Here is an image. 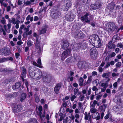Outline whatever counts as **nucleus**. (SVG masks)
Returning <instances> with one entry per match:
<instances>
[{
    "label": "nucleus",
    "mask_w": 123,
    "mask_h": 123,
    "mask_svg": "<svg viewBox=\"0 0 123 123\" xmlns=\"http://www.w3.org/2000/svg\"><path fill=\"white\" fill-rule=\"evenodd\" d=\"M118 27L116 26L115 24L113 22H110L109 25H106L105 30L108 33H112L115 32L117 30Z\"/></svg>",
    "instance_id": "nucleus-1"
},
{
    "label": "nucleus",
    "mask_w": 123,
    "mask_h": 123,
    "mask_svg": "<svg viewBox=\"0 0 123 123\" xmlns=\"http://www.w3.org/2000/svg\"><path fill=\"white\" fill-rule=\"evenodd\" d=\"M51 76L50 75L45 72L42 74V80L43 82L49 83L51 81Z\"/></svg>",
    "instance_id": "nucleus-2"
},
{
    "label": "nucleus",
    "mask_w": 123,
    "mask_h": 123,
    "mask_svg": "<svg viewBox=\"0 0 123 123\" xmlns=\"http://www.w3.org/2000/svg\"><path fill=\"white\" fill-rule=\"evenodd\" d=\"M91 58L93 60H95L97 58V51L95 47L91 49L90 51Z\"/></svg>",
    "instance_id": "nucleus-3"
},
{
    "label": "nucleus",
    "mask_w": 123,
    "mask_h": 123,
    "mask_svg": "<svg viewBox=\"0 0 123 123\" xmlns=\"http://www.w3.org/2000/svg\"><path fill=\"white\" fill-rule=\"evenodd\" d=\"M71 49L69 48L64 51L61 55L62 60H64L67 57L70 56L71 53Z\"/></svg>",
    "instance_id": "nucleus-4"
},
{
    "label": "nucleus",
    "mask_w": 123,
    "mask_h": 123,
    "mask_svg": "<svg viewBox=\"0 0 123 123\" xmlns=\"http://www.w3.org/2000/svg\"><path fill=\"white\" fill-rule=\"evenodd\" d=\"M73 36L75 38H80L84 37L83 33L80 30H76L73 34Z\"/></svg>",
    "instance_id": "nucleus-5"
},
{
    "label": "nucleus",
    "mask_w": 123,
    "mask_h": 123,
    "mask_svg": "<svg viewBox=\"0 0 123 123\" xmlns=\"http://www.w3.org/2000/svg\"><path fill=\"white\" fill-rule=\"evenodd\" d=\"M22 109V106L20 104L14 106L13 108V111L15 114L20 111Z\"/></svg>",
    "instance_id": "nucleus-6"
},
{
    "label": "nucleus",
    "mask_w": 123,
    "mask_h": 123,
    "mask_svg": "<svg viewBox=\"0 0 123 123\" xmlns=\"http://www.w3.org/2000/svg\"><path fill=\"white\" fill-rule=\"evenodd\" d=\"M99 39L97 35L93 34L92 35L90 36L89 38V42L92 45L94 43V42L98 39Z\"/></svg>",
    "instance_id": "nucleus-7"
},
{
    "label": "nucleus",
    "mask_w": 123,
    "mask_h": 123,
    "mask_svg": "<svg viewBox=\"0 0 123 123\" xmlns=\"http://www.w3.org/2000/svg\"><path fill=\"white\" fill-rule=\"evenodd\" d=\"M36 71L34 79H37V80L39 79L42 76V72L40 69H36L35 70Z\"/></svg>",
    "instance_id": "nucleus-8"
},
{
    "label": "nucleus",
    "mask_w": 123,
    "mask_h": 123,
    "mask_svg": "<svg viewBox=\"0 0 123 123\" xmlns=\"http://www.w3.org/2000/svg\"><path fill=\"white\" fill-rule=\"evenodd\" d=\"M90 14L88 13H86L84 16H82L81 18V20L83 22L89 23L90 21L88 20V16L90 15Z\"/></svg>",
    "instance_id": "nucleus-9"
},
{
    "label": "nucleus",
    "mask_w": 123,
    "mask_h": 123,
    "mask_svg": "<svg viewBox=\"0 0 123 123\" xmlns=\"http://www.w3.org/2000/svg\"><path fill=\"white\" fill-rule=\"evenodd\" d=\"M10 53V50L9 49L5 48L0 50V54L1 55H9Z\"/></svg>",
    "instance_id": "nucleus-10"
},
{
    "label": "nucleus",
    "mask_w": 123,
    "mask_h": 123,
    "mask_svg": "<svg viewBox=\"0 0 123 123\" xmlns=\"http://www.w3.org/2000/svg\"><path fill=\"white\" fill-rule=\"evenodd\" d=\"M69 45V43L66 40H65L62 43L61 48L64 49H66L68 47Z\"/></svg>",
    "instance_id": "nucleus-11"
},
{
    "label": "nucleus",
    "mask_w": 123,
    "mask_h": 123,
    "mask_svg": "<svg viewBox=\"0 0 123 123\" xmlns=\"http://www.w3.org/2000/svg\"><path fill=\"white\" fill-rule=\"evenodd\" d=\"M78 47L82 49H85L87 47V45L85 42H80L79 43Z\"/></svg>",
    "instance_id": "nucleus-12"
},
{
    "label": "nucleus",
    "mask_w": 123,
    "mask_h": 123,
    "mask_svg": "<svg viewBox=\"0 0 123 123\" xmlns=\"http://www.w3.org/2000/svg\"><path fill=\"white\" fill-rule=\"evenodd\" d=\"M36 72L35 70H34V69L33 68H31L29 71L30 76L34 79L35 75Z\"/></svg>",
    "instance_id": "nucleus-13"
},
{
    "label": "nucleus",
    "mask_w": 123,
    "mask_h": 123,
    "mask_svg": "<svg viewBox=\"0 0 123 123\" xmlns=\"http://www.w3.org/2000/svg\"><path fill=\"white\" fill-rule=\"evenodd\" d=\"M95 47L99 48L101 45V43L99 38L98 39L93 45Z\"/></svg>",
    "instance_id": "nucleus-14"
},
{
    "label": "nucleus",
    "mask_w": 123,
    "mask_h": 123,
    "mask_svg": "<svg viewBox=\"0 0 123 123\" xmlns=\"http://www.w3.org/2000/svg\"><path fill=\"white\" fill-rule=\"evenodd\" d=\"M61 87V85L60 84L58 83L57 84L54 88L55 92L57 94L59 92V90Z\"/></svg>",
    "instance_id": "nucleus-15"
},
{
    "label": "nucleus",
    "mask_w": 123,
    "mask_h": 123,
    "mask_svg": "<svg viewBox=\"0 0 123 123\" xmlns=\"http://www.w3.org/2000/svg\"><path fill=\"white\" fill-rule=\"evenodd\" d=\"M27 94L25 93H22L20 97V100L21 102H23L25 99L27 97Z\"/></svg>",
    "instance_id": "nucleus-16"
},
{
    "label": "nucleus",
    "mask_w": 123,
    "mask_h": 123,
    "mask_svg": "<svg viewBox=\"0 0 123 123\" xmlns=\"http://www.w3.org/2000/svg\"><path fill=\"white\" fill-rule=\"evenodd\" d=\"M86 63L84 62H79L78 64V67L80 69H83L86 66Z\"/></svg>",
    "instance_id": "nucleus-17"
},
{
    "label": "nucleus",
    "mask_w": 123,
    "mask_h": 123,
    "mask_svg": "<svg viewBox=\"0 0 123 123\" xmlns=\"http://www.w3.org/2000/svg\"><path fill=\"white\" fill-rule=\"evenodd\" d=\"M21 85V84L20 82H16L14 85H13L12 86V88L14 90L15 89H18L20 87Z\"/></svg>",
    "instance_id": "nucleus-18"
},
{
    "label": "nucleus",
    "mask_w": 123,
    "mask_h": 123,
    "mask_svg": "<svg viewBox=\"0 0 123 123\" xmlns=\"http://www.w3.org/2000/svg\"><path fill=\"white\" fill-rule=\"evenodd\" d=\"M29 123H37L38 121L37 119L34 118H31L28 121Z\"/></svg>",
    "instance_id": "nucleus-19"
},
{
    "label": "nucleus",
    "mask_w": 123,
    "mask_h": 123,
    "mask_svg": "<svg viewBox=\"0 0 123 123\" xmlns=\"http://www.w3.org/2000/svg\"><path fill=\"white\" fill-rule=\"evenodd\" d=\"M25 0H18L17 4L18 6H24Z\"/></svg>",
    "instance_id": "nucleus-20"
},
{
    "label": "nucleus",
    "mask_w": 123,
    "mask_h": 123,
    "mask_svg": "<svg viewBox=\"0 0 123 123\" xmlns=\"http://www.w3.org/2000/svg\"><path fill=\"white\" fill-rule=\"evenodd\" d=\"M53 14L54 18H58L60 15V13L59 11H56Z\"/></svg>",
    "instance_id": "nucleus-21"
},
{
    "label": "nucleus",
    "mask_w": 123,
    "mask_h": 123,
    "mask_svg": "<svg viewBox=\"0 0 123 123\" xmlns=\"http://www.w3.org/2000/svg\"><path fill=\"white\" fill-rule=\"evenodd\" d=\"M84 79L82 77H80L79 79V85L80 86H82L83 85Z\"/></svg>",
    "instance_id": "nucleus-22"
},
{
    "label": "nucleus",
    "mask_w": 123,
    "mask_h": 123,
    "mask_svg": "<svg viewBox=\"0 0 123 123\" xmlns=\"http://www.w3.org/2000/svg\"><path fill=\"white\" fill-rule=\"evenodd\" d=\"M22 76H23L24 77H25L26 76V70L24 67H23L22 69Z\"/></svg>",
    "instance_id": "nucleus-23"
},
{
    "label": "nucleus",
    "mask_w": 123,
    "mask_h": 123,
    "mask_svg": "<svg viewBox=\"0 0 123 123\" xmlns=\"http://www.w3.org/2000/svg\"><path fill=\"white\" fill-rule=\"evenodd\" d=\"M47 30L46 28H43L41 30H39V34L40 35L43 34L46 32Z\"/></svg>",
    "instance_id": "nucleus-24"
},
{
    "label": "nucleus",
    "mask_w": 123,
    "mask_h": 123,
    "mask_svg": "<svg viewBox=\"0 0 123 123\" xmlns=\"http://www.w3.org/2000/svg\"><path fill=\"white\" fill-rule=\"evenodd\" d=\"M90 10H94L98 9L96 6L95 4H92L91 5Z\"/></svg>",
    "instance_id": "nucleus-25"
},
{
    "label": "nucleus",
    "mask_w": 123,
    "mask_h": 123,
    "mask_svg": "<svg viewBox=\"0 0 123 123\" xmlns=\"http://www.w3.org/2000/svg\"><path fill=\"white\" fill-rule=\"evenodd\" d=\"M95 4L97 9L101 7V3L100 1H97L95 2Z\"/></svg>",
    "instance_id": "nucleus-26"
},
{
    "label": "nucleus",
    "mask_w": 123,
    "mask_h": 123,
    "mask_svg": "<svg viewBox=\"0 0 123 123\" xmlns=\"http://www.w3.org/2000/svg\"><path fill=\"white\" fill-rule=\"evenodd\" d=\"M26 19L27 21H29L30 20L32 22L33 20V18L32 17H31L30 15H29L27 17Z\"/></svg>",
    "instance_id": "nucleus-27"
},
{
    "label": "nucleus",
    "mask_w": 123,
    "mask_h": 123,
    "mask_svg": "<svg viewBox=\"0 0 123 123\" xmlns=\"http://www.w3.org/2000/svg\"><path fill=\"white\" fill-rule=\"evenodd\" d=\"M92 80V76H90L88 77V80L86 83L85 84H90Z\"/></svg>",
    "instance_id": "nucleus-28"
},
{
    "label": "nucleus",
    "mask_w": 123,
    "mask_h": 123,
    "mask_svg": "<svg viewBox=\"0 0 123 123\" xmlns=\"http://www.w3.org/2000/svg\"><path fill=\"white\" fill-rule=\"evenodd\" d=\"M114 8V6L113 5L109 4L108 6V9L110 11H112Z\"/></svg>",
    "instance_id": "nucleus-29"
},
{
    "label": "nucleus",
    "mask_w": 123,
    "mask_h": 123,
    "mask_svg": "<svg viewBox=\"0 0 123 123\" xmlns=\"http://www.w3.org/2000/svg\"><path fill=\"white\" fill-rule=\"evenodd\" d=\"M35 47L37 49H38V52H41V48H40L39 45L37 44L35 45Z\"/></svg>",
    "instance_id": "nucleus-30"
},
{
    "label": "nucleus",
    "mask_w": 123,
    "mask_h": 123,
    "mask_svg": "<svg viewBox=\"0 0 123 123\" xmlns=\"http://www.w3.org/2000/svg\"><path fill=\"white\" fill-rule=\"evenodd\" d=\"M108 47L110 49H114L115 47V44H109L108 45Z\"/></svg>",
    "instance_id": "nucleus-31"
},
{
    "label": "nucleus",
    "mask_w": 123,
    "mask_h": 123,
    "mask_svg": "<svg viewBox=\"0 0 123 123\" xmlns=\"http://www.w3.org/2000/svg\"><path fill=\"white\" fill-rule=\"evenodd\" d=\"M37 63L38 65V67L41 68H42L43 66L41 65V61L40 59L39 58L38 59Z\"/></svg>",
    "instance_id": "nucleus-32"
},
{
    "label": "nucleus",
    "mask_w": 123,
    "mask_h": 123,
    "mask_svg": "<svg viewBox=\"0 0 123 123\" xmlns=\"http://www.w3.org/2000/svg\"><path fill=\"white\" fill-rule=\"evenodd\" d=\"M110 73H105L103 74L102 75V76L103 78H108L109 77V74Z\"/></svg>",
    "instance_id": "nucleus-33"
},
{
    "label": "nucleus",
    "mask_w": 123,
    "mask_h": 123,
    "mask_svg": "<svg viewBox=\"0 0 123 123\" xmlns=\"http://www.w3.org/2000/svg\"><path fill=\"white\" fill-rule=\"evenodd\" d=\"M67 6L66 9L70 7L71 5V2L70 1H69L67 2L66 4Z\"/></svg>",
    "instance_id": "nucleus-34"
},
{
    "label": "nucleus",
    "mask_w": 123,
    "mask_h": 123,
    "mask_svg": "<svg viewBox=\"0 0 123 123\" xmlns=\"http://www.w3.org/2000/svg\"><path fill=\"white\" fill-rule=\"evenodd\" d=\"M79 91V90L78 88H75L74 90V94L75 95H76Z\"/></svg>",
    "instance_id": "nucleus-35"
},
{
    "label": "nucleus",
    "mask_w": 123,
    "mask_h": 123,
    "mask_svg": "<svg viewBox=\"0 0 123 123\" xmlns=\"http://www.w3.org/2000/svg\"><path fill=\"white\" fill-rule=\"evenodd\" d=\"M76 98V96L75 95H71V97L70 98L71 100L72 101H74V99Z\"/></svg>",
    "instance_id": "nucleus-36"
},
{
    "label": "nucleus",
    "mask_w": 123,
    "mask_h": 123,
    "mask_svg": "<svg viewBox=\"0 0 123 123\" xmlns=\"http://www.w3.org/2000/svg\"><path fill=\"white\" fill-rule=\"evenodd\" d=\"M122 65L121 62H119L116 64V68H118L120 67Z\"/></svg>",
    "instance_id": "nucleus-37"
},
{
    "label": "nucleus",
    "mask_w": 123,
    "mask_h": 123,
    "mask_svg": "<svg viewBox=\"0 0 123 123\" xmlns=\"http://www.w3.org/2000/svg\"><path fill=\"white\" fill-rule=\"evenodd\" d=\"M108 86V84L107 83H103L101 84V86L102 87H106Z\"/></svg>",
    "instance_id": "nucleus-38"
},
{
    "label": "nucleus",
    "mask_w": 123,
    "mask_h": 123,
    "mask_svg": "<svg viewBox=\"0 0 123 123\" xmlns=\"http://www.w3.org/2000/svg\"><path fill=\"white\" fill-rule=\"evenodd\" d=\"M117 46L123 49V45L121 43H118L117 45Z\"/></svg>",
    "instance_id": "nucleus-39"
},
{
    "label": "nucleus",
    "mask_w": 123,
    "mask_h": 123,
    "mask_svg": "<svg viewBox=\"0 0 123 123\" xmlns=\"http://www.w3.org/2000/svg\"><path fill=\"white\" fill-rule=\"evenodd\" d=\"M70 16V21H72L73 20V19L74 18V15L70 14L69 15Z\"/></svg>",
    "instance_id": "nucleus-40"
},
{
    "label": "nucleus",
    "mask_w": 123,
    "mask_h": 123,
    "mask_svg": "<svg viewBox=\"0 0 123 123\" xmlns=\"http://www.w3.org/2000/svg\"><path fill=\"white\" fill-rule=\"evenodd\" d=\"M66 19L67 21H70V16L68 14L66 15L65 16Z\"/></svg>",
    "instance_id": "nucleus-41"
},
{
    "label": "nucleus",
    "mask_w": 123,
    "mask_h": 123,
    "mask_svg": "<svg viewBox=\"0 0 123 123\" xmlns=\"http://www.w3.org/2000/svg\"><path fill=\"white\" fill-rule=\"evenodd\" d=\"M79 97L80 98V101H82L84 100L85 98V96L84 95L82 94L80 95Z\"/></svg>",
    "instance_id": "nucleus-42"
},
{
    "label": "nucleus",
    "mask_w": 123,
    "mask_h": 123,
    "mask_svg": "<svg viewBox=\"0 0 123 123\" xmlns=\"http://www.w3.org/2000/svg\"><path fill=\"white\" fill-rule=\"evenodd\" d=\"M7 26H8V29H7L8 31V32H9L10 31V28L11 27V23H8Z\"/></svg>",
    "instance_id": "nucleus-43"
},
{
    "label": "nucleus",
    "mask_w": 123,
    "mask_h": 123,
    "mask_svg": "<svg viewBox=\"0 0 123 123\" xmlns=\"http://www.w3.org/2000/svg\"><path fill=\"white\" fill-rule=\"evenodd\" d=\"M27 44L28 46V47H30L33 45L31 40H29L28 42L27 43Z\"/></svg>",
    "instance_id": "nucleus-44"
},
{
    "label": "nucleus",
    "mask_w": 123,
    "mask_h": 123,
    "mask_svg": "<svg viewBox=\"0 0 123 123\" xmlns=\"http://www.w3.org/2000/svg\"><path fill=\"white\" fill-rule=\"evenodd\" d=\"M120 30H123V25L121 26L119 28H117V30L115 32L116 33H117Z\"/></svg>",
    "instance_id": "nucleus-45"
},
{
    "label": "nucleus",
    "mask_w": 123,
    "mask_h": 123,
    "mask_svg": "<svg viewBox=\"0 0 123 123\" xmlns=\"http://www.w3.org/2000/svg\"><path fill=\"white\" fill-rule=\"evenodd\" d=\"M38 37H37L36 38V42L35 45L39 44V45L40 42L38 40Z\"/></svg>",
    "instance_id": "nucleus-46"
},
{
    "label": "nucleus",
    "mask_w": 123,
    "mask_h": 123,
    "mask_svg": "<svg viewBox=\"0 0 123 123\" xmlns=\"http://www.w3.org/2000/svg\"><path fill=\"white\" fill-rule=\"evenodd\" d=\"M85 119L86 120H87L89 118L87 113L86 112H85Z\"/></svg>",
    "instance_id": "nucleus-47"
},
{
    "label": "nucleus",
    "mask_w": 123,
    "mask_h": 123,
    "mask_svg": "<svg viewBox=\"0 0 123 123\" xmlns=\"http://www.w3.org/2000/svg\"><path fill=\"white\" fill-rule=\"evenodd\" d=\"M90 111L92 113H94L96 111V109H94L91 108Z\"/></svg>",
    "instance_id": "nucleus-48"
},
{
    "label": "nucleus",
    "mask_w": 123,
    "mask_h": 123,
    "mask_svg": "<svg viewBox=\"0 0 123 123\" xmlns=\"http://www.w3.org/2000/svg\"><path fill=\"white\" fill-rule=\"evenodd\" d=\"M38 115L41 118L42 117H44V115L41 112H39Z\"/></svg>",
    "instance_id": "nucleus-49"
},
{
    "label": "nucleus",
    "mask_w": 123,
    "mask_h": 123,
    "mask_svg": "<svg viewBox=\"0 0 123 123\" xmlns=\"http://www.w3.org/2000/svg\"><path fill=\"white\" fill-rule=\"evenodd\" d=\"M6 60V59L5 58H1L0 59V62H5Z\"/></svg>",
    "instance_id": "nucleus-50"
},
{
    "label": "nucleus",
    "mask_w": 123,
    "mask_h": 123,
    "mask_svg": "<svg viewBox=\"0 0 123 123\" xmlns=\"http://www.w3.org/2000/svg\"><path fill=\"white\" fill-rule=\"evenodd\" d=\"M15 19L14 18H12V19L11 20V22L13 24H15Z\"/></svg>",
    "instance_id": "nucleus-51"
},
{
    "label": "nucleus",
    "mask_w": 123,
    "mask_h": 123,
    "mask_svg": "<svg viewBox=\"0 0 123 123\" xmlns=\"http://www.w3.org/2000/svg\"><path fill=\"white\" fill-rule=\"evenodd\" d=\"M5 19L3 17L2 18L1 20H0L1 22V23H2L3 24H4L5 23Z\"/></svg>",
    "instance_id": "nucleus-52"
},
{
    "label": "nucleus",
    "mask_w": 123,
    "mask_h": 123,
    "mask_svg": "<svg viewBox=\"0 0 123 123\" xmlns=\"http://www.w3.org/2000/svg\"><path fill=\"white\" fill-rule=\"evenodd\" d=\"M113 86L114 88H117V82H115L113 84Z\"/></svg>",
    "instance_id": "nucleus-53"
},
{
    "label": "nucleus",
    "mask_w": 123,
    "mask_h": 123,
    "mask_svg": "<svg viewBox=\"0 0 123 123\" xmlns=\"http://www.w3.org/2000/svg\"><path fill=\"white\" fill-rule=\"evenodd\" d=\"M5 96L7 98H11L12 97V95L11 94H6Z\"/></svg>",
    "instance_id": "nucleus-54"
},
{
    "label": "nucleus",
    "mask_w": 123,
    "mask_h": 123,
    "mask_svg": "<svg viewBox=\"0 0 123 123\" xmlns=\"http://www.w3.org/2000/svg\"><path fill=\"white\" fill-rule=\"evenodd\" d=\"M23 43L22 42L21 40H20L17 42V44L19 45H20Z\"/></svg>",
    "instance_id": "nucleus-55"
},
{
    "label": "nucleus",
    "mask_w": 123,
    "mask_h": 123,
    "mask_svg": "<svg viewBox=\"0 0 123 123\" xmlns=\"http://www.w3.org/2000/svg\"><path fill=\"white\" fill-rule=\"evenodd\" d=\"M31 4V3L30 1H27L26 2H25L24 4H25L26 5H30Z\"/></svg>",
    "instance_id": "nucleus-56"
},
{
    "label": "nucleus",
    "mask_w": 123,
    "mask_h": 123,
    "mask_svg": "<svg viewBox=\"0 0 123 123\" xmlns=\"http://www.w3.org/2000/svg\"><path fill=\"white\" fill-rule=\"evenodd\" d=\"M92 74L93 76H95L97 74V73L96 71H93L92 73Z\"/></svg>",
    "instance_id": "nucleus-57"
},
{
    "label": "nucleus",
    "mask_w": 123,
    "mask_h": 123,
    "mask_svg": "<svg viewBox=\"0 0 123 123\" xmlns=\"http://www.w3.org/2000/svg\"><path fill=\"white\" fill-rule=\"evenodd\" d=\"M35 100L36 102L37 103H38L39 101V98L37 96H36L35 97Z\"/></svg>",
    "instance_id": "nucleus-58"
},
{
    "label": "nucleus",
    "mask_w": 123,
    "mask_h": 123,
    "mask_svg": "<svg viewBox=\"0 0 123 123\" xmlns=\"http://www.w3.org/2000/svg\"><path fill=\"white\" fill-rule=\"evenodd\" d=\"M38 110L39 112H41L42 110V106L40 105L39 106Z\"/></svg>",
    "instance_id": "nucleus-59"
},
{
    "label": "nucleus",
    "mask_w": 123,
    "mask_h": 123,
    "mask_svg": "<svg viewBox=\"0 0 123 123\" xmlns=\"http://www.w3.org/2000/svg\"><path fill=\"white\" fill-rule=\"evenodd\" d=\"M6 7V10L7 12H9L10 11L11 7L10 6H8Z\"/></svg>",
    "instance_id": "nucleus-60"
},
{
    "label": "nucleus",
    "mask_w": 123,
    "mask_h": 123,
    "mask_svg": "<svg viewBox=\"0 0 123 123\" xmlns=\"http://www.w3.org/2000/svg\"><path fill=\"white\" fill-rule=\"evenodd\" d=\"M12 95V97H15L17 96V93L16 92H14Z\"/></svg>",
    "instance_id": "nucleus-61"
},
{
    "label": "nucleus",
    "mask_w": 123,
    "mask_h": 123,
    "mask_svg": "<svg viewBox=\"0 0 123 123\" xmlns=\"http://www.w3.org/2000/svg\"><path fill=\"white\" fill-rule=\"evenodd\" d=\"M102 96L101 95H100L98 96H97L96 97V99L97 100H98Z\"/></svg>",
    "instance_id": "nucleus-62"
},
{
    "label": "nucleus",
    "mask_w": 123,
    "mask_h": 123,
    "mask_svg": "<svg viewBox=\"0 0 123 123\" xmlns=\"http://www.w3.org/2000/svg\"><path fill=\"white\" fill-rule=\"evenodd\" d=\"M100 114L98 113L97 116L96 117V119L97 120H98L100 119Z\"/></svg>",
    "instance_id": "nucleus-63"
},
{
    "label": "nucleus",
    "mask_w": 123,
    "mask_h": 123,
    "mask_svg": "<svg viewBox=\"0 0 123 123\" xmlns=\"http://www.w3.org/2000/svg\"><path fill=\"white\" fill-rule=\"evenodd\" d=\"M103 69L102 67H99L98 68V71L100 72H102Z\"/></svg>",
    "instance_id": "nucleus-64"
}]
</instances>
